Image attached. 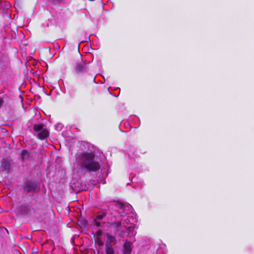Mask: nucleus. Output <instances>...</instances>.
Returning <instances> with one entry per match:
<instances>
[{
  "label": "nucleus",
  "instance_id": "obj_3",
  "mask_svg": "<svg viewBox=\"0 0 254 254\" xmlns=\"http://www.w3.org/2000/svg\"><path fill=\"white\" fill-rule=\"evenodd\" d=\"M34 130L37 133L38 138L41 139L47 137L49 134L48 130L44 128L41 125H35Z\"/></svg>",
  "mask_w": 254,
  "mask_h": 254
},
{
  "label": "nucleus",
  "instance_id": "obj_12",
  "mask_svg": "<svg viewBox=\"0 0 254 254\" xmlns=\"http://www.w3.org/2000/svg\"><path fill=\"white\" fill-rule=\"evenodd\" d=\"M106 254H114V250L113 246L106 245Z\"/></svg>",
  "mask_w": 254,
  "mask_h": 254
},
{
  "label": "nucleus",
  "instance_id": "obj_8",
  "mask_svg": "<svg viewBox=\"0 0 254 254\" xmlns=\"http://www.w3.org/2000/svg\"><path fill=\"white\" fill-rule=\"evenodd\" d=\"M10 169V162L5 159H3L0 167V171L8 173Z\"/></svg>",
  "mask_w": 254,
  "mask_h": 254
},
{
  "label": "nucleus",
  "instance_id": "obj_14",
  "mask_svg": "<svg viewBox=\"0 0 254 254\" xmlns=\"http://www.w3.org/2000/svg\"><path fill=\"white\" fill-rule=\"evenodd\" d=\"M63 127V126L62 124H57V125H56L55 126V128L57 130H61L62 128Z\"/></svg>",
  "mask_w": 254,
  "mask_h": 254
},
{
  "label": "nucleus",
  "instance_id": "obj_4",
  "mask_svg": "<svg viewBox=\"0 0 254 254\" xmlns=\"http://www.w3.org/2000/svg\"><path fill=\"white\" fill-rule=\"evenodd\" d=\"M109 209L111 210V209L110 208V205L109 206ZM112 210L113 211L112 209ZM113 211H112L111 212H107V213H103L102 214H99L97 215V216H96V218L94 220V223H95V225L97 227H103L102 224H104V223H102V222H100V220H102L105 217H106L108 219L107 223L112 224L111 223H109V220L108 217L109 214H111V213Z\"/></svg>",
  "mask_w": 254,
  "mask_h": 254
},
{
  "label": "nucleus",
  "instance_id": "obj_11",
  "mask_svg": "<svg viewBox=\"0 0 254 254\" xmlns=\"http://www.w3.org/2000/svg\"><path fill=\"white\" fill-rule=\"evenodd\" d=\"M85 69V64L83 63H81L77 64L76 67V71L77 72H80L83 71Z\"/></svg>",
  "mask_w": 254,
  "mask_h": 254
},
{
  "label": "nucleus",
  "instance_id": "obj_5",
  "mask_svg": "<svg viewBox=\"0 0 254 254\" xmlns=\"http://www.w3.org/2000/svg\"><path fill=\"white\" fill-rule=\"evenodd\" d=\"M94 238L95 244L96 245L98 246L99 247H102L104 245V236L102 231L101 229L97 231V232L94 234Z\"/></svg>",
  "mask_w": 254,
  "mask_h": 254
},
{
  "label": "nucleus",
  "instance_id": "obj_10",
  "mask_svg": "<svg viewBox=\"0 0 254 254\" xmlns=\"http://www.w3.org/2000/svg\"><path fill=\"white\" fill-rule=\"evenodd\" d=\"M21 156L23 161L27 160L30 157L29 152L27 150H23L21 152Z\"/></svg>",
  "mask_w": 254,
  "mask_h": 254
},
{
  "label": "nucleus",
  "instance_id": "obj_15",
  "mask_svg": "<svg viewBox=\"0 0 254 254\" xmlns=\"http://www.w3.org/2000/svg\"><path fill=\"white\" fill-rule=\"evenodd\" d=\"M124 233H125L124 232H122L121 233V237H124Z\"/></svg>",
  "mask_w": 254,
  "mask_h": 254
},
{
  "label": "nucleus",
  "instance_id": "obj_13",
  "mask_svg": "<svg viewBox=\"0 0 254 254\" xmlns=\"http://www.w3.org/2000/svg\"><path fill=\"white\" fill-rule=\"evenodd\" d=\"M25 209L26 210V213L27 214H29V215L31 214V209H33V208L31 206H26L25 207Z\"/></svg>",
  "mask_w": 254,
  "mask_h": 254
},
{
  "label": "nucleus",
  "instance_id": "obj_9",
  "mask_svg": "<svg viewBox=\"0 0 254 254\" xmlns=\"http://www.w3.org/2000/svg\"><path fill=\"white\" fill-rule=\"evenodd\" d=\"M107 241L106 242V245L107 246H113L112 243H114L116 241V237L113 236H111L108 234H107Z\"/></svg>",
  "mask_w": 254,
  "mask_h": 254
},
{
  "label": "nucleus",
  "instance_id": "obj_2",
  "mask_svg": "<svg viewBox=\"0 0 254 254\" xmlns=\"http://www.w3.org/2000/svg\"><path fill=\"white\" fill-rule=\"evenodd\" d=\"M75 163L81 169L89 172H96L100 168V163L95 159L94 154L91 152H78L75 155Z\"/></svg>",
  "mask_w": 254,
  "mask_h": 254
},
{
  "label": "nucleus",
  "instance_id": "obj_1",
  "mask_svg": "<svg viewBox=\"0 0 254 254\" xmlns=\"http://www.w3.org/2000/svg\"><path fill=\"white\" fill-rule=\"evenodd\" d=\"M130 207V205H126L122 203L113 202L110 204V208L113 211L111 214H109L108 218L109 223H111L114 228H118L119 230L123 227L127 228L130 239L133 242L135 240L134 238H131V237H134L136 232L132 226H127L130 223L129 216L124 218L127 214V211Z\"/></svg>",
  "mask_w": 254,
  "mask_h": 254
},
{
  "label": "nucleus",
  "instance_id": "obj_6",
  "mask_svg": "<svg viewBox=\"0 0 254 254\" xmlns=\"http://www.w3.org/2000/svg\"><path fill=\"white\" fill-rule=\"evenodd\" d=\"M24 190L27 192L38 191L40 190L39 186L34 182L28 181L24 185Z\"/></svg>",
  "mask_w": 254,
  "mask_h": 254
},
{
  "label": "nucleus",
  "instance_id": "obj_7",
  "mask_svg": "<svg viewBox=\"0 0 254 254\" xmlns=\"http://www.w3.org/2000/svg\"><path fill=\"white\" fill-rule=\"evenodd\" d=\"M132 242L128 241L127 240L125 241L123 247V254H130L132 251Z\"/></svg>",
  "mask_w": 254,
  "mask_h": 254
}]
</instances>
